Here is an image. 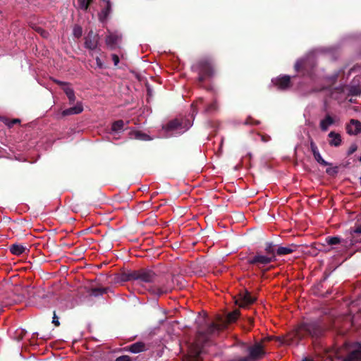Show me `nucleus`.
I'll return each mask as SVG.
<instances>
[{
	"instance_id": "nucleus-1",
	"label": "nucleus",
	"mask_w": 361,
	"mask_h": 361,
	"mask_svg": "<svg viewBox=\"0 0 361 361\" xmlns=\"http://www.w3.org/2000/svg\"><path fill=\"white\" fill-rule=\"evenodd\" d=\"M135 281L140 285L152 283L149 288L150 292L157 295H161L164 293L170 292L172 287L170 280L167 278H161L154 271L149 268H140L135 271Z\"/></svg>"
},
{
	"instance_id": "nucleus-2",
	"label": "nucleus",
	"mask_w": 361,
	"mask_h": 361,
	"mask_svg": "<svg viewBox=\"0 0 361 361\" xmlns=\"http://www.w3.org/2000/svg\"><path fill=\"white\" fill-rule=\"evenodd\" d=\"M192 70L198 74L197 83L202 85L208 78L215 74V67L212 59L202 58L192 66Z\"/></svg>"
},
{
	"instance_id": "nucleus-3",
	"label": "nucleus",
	"mask_w": 361,
	"mask_h": 361,
	"mask_svg": "<svg viewBox=\"0 0 361 361\" xmlns=\"http://www.w3.org/2000/svg\"><path fill=\"white\" fill-rule=\"evenodd\" d=\"M324 328L322 325L321 322H304L301 326H299L296 331V336L302 338L305 334H308L311 336H321L324 331Z\"/></svg>"
},
{
	"instance_id": "nucleus-4",
	"label": "nucleus",
	"mask_w": 361,
	"mask_h": 361,
	"mask_svg": "<svg viewBox=\"0 0 361 361\" xmlns=\"http://www.w3.org/2000/svg\"><path fill=\"white\" fill-rule=\"evenodd\" d=\"M247 352V356L237 358L236 361H257L266 353L262 343H255L253 345L248 346Z\"/></svg>"
},
{
	"instance_id": "nucleus-5",
	"label": "nucleus",
	"mask_w": 361,
	"mask_h": 361,
	"mask_svg": "<svg viewBox=\"0 0 361 361\" xmlns=\"http://www.w3.org/2000/svg\"><path fill=\"white\" fill-rule=\"evenodd\" d=\"M190 124V120L188 119H173L170 120L164 128L166 132H175L176 133H183L189 128Z\"/></svg>"
},
{
	"instance_id": "nucleus-6",
	"label": "nucleus",
	"mask_w": 361,
	"mask_h": 361,
	"mask_svg": "<svg viewBox=\"0 0 361 361\" xmlns=\"http://www.w3.org/2000/svg\"><path fill=\"white\" fill-rule=\"evenodd\" d=\"M315 65L316 63L312 58L300 59L296 61L294 69L302 75H312Z\"/></svg>"
},
{
	"instance_id": "nucleus-7",
	"label": "nucleus",
	"mask_w": 361,
	"mask_h": 361,
	"mask_svg": "<svg viewBox=\"0 0 361 361\" xmlns=\"http://www.w3.org/2000/svg\"><path fill=\"white\" fill-rule=\"evenodd\" d=\"M267 259L265 251L264 252L257 251L255 255L247 258V264L254 265L259 269H264L266 265H268Z\"/></svg>"
},
{
	"instance_id": "nucleus-8",
	"label": "nucleus",
	"mask_w": 361,
	"mask_h": 361,
	"mask_svg": "<svg viewBox=\"0 0 361 361\" xmlns=\"http://www.w3.org/2000/svg\"><path fill=\"white\" fill-rule=\"evenodd\" d=\"M350 236L349 238L343 240L345 245H354V243H361V221H357L354 228L350 231Z\"/></svg>"
},
{
	"instance_id": "nucleus-9",
	"label": "nucleus",
	"mask_w": 361,
	"mask_h": 361,
	"mask_svg": "<svg viewBox=\"0 0 361 361\" xmlns=\"http://www.w3.org/2000/svg\"><path fill=\"white\" fill-rule=\"evenodd\" d=\"M99 35L90 30L85 38V47L90 50H95L99 43Z\"/></svg>"
},
{
	"instance_id": "nucleus-10",
	"label": "nucleus",
	"mask_w": 361,
	"mask_h": 361,
	"mask_svg": "<svg viewBox=\"0 0 361 361\" xmlns=\"http://www.w3.org/2000/svg\"><path fill=\"white\" fill-rule=\"evenodd\" d=\"M256 299V297L251 295L250 292L245 290V291L239 293V298L236 300V304H238L240 307H246V306L253 304Z\"/></svg>"
},
{
	"instance_id": "nucleus-11",
	"label": "nucleus",
	"mask_w": 361,
	"mask_h": 361,
	"mask_svg": "<svg viewBox=\"0 0 361 361\" xmlns=\"http://www.w3.org/2000/svg\"><path fill=\"white\" fill-rule=\"evenodd\" d=\"M266 257L267 258V264H270L272 262H276V245L271 242L265 243V247L264 249Z\"/></svg>"
},
{
	"instance_id": "nucleus-12",
	"label": "nucleus",
	"mask_w": 361,
	"mask_h": 361,
	"mask_svg": "<svg viewBox=\"0 0 361 361\" xmlns=\"http://www.w3.org/2000/svg\"><path fill=\"white\" fill-rule=\"evenodd\" d=\"M122 35L118 34V32H110L106 35V44L111 50H114V49L119 47Z\"/></svg>"
},
{
	"instance_id": "nucleus-13",
	"label": "nucleus",
	"mask_w": 361,
	"mask_h": 361,
	"mask_svg": "<svg viewBox=\"0 0 361 361\" xmlns=\"http://www.w3.org/2000/svg\"><path fill=\"white\" fill-rule=\"evenodd\" d=\"M201 354L202 350L198 346L190 348L188 354L184 356L183 361H202Z\"/></svg>"
},
{
	"instance_id": "nucleus-14",
	"label": "nucleus",
	"mask_w": 361,
	"mask_h": 361,
	"mask_svg": "<svg viewBox=\"0 0 361 361\" xmlns=\"http://www.w3.org/2000/svg\"><path fill=\"white\" fill-rule=\"evenodd\" d=\"M273 83L281 90H286V88L290 87L291 85L290 75H280L277 78L272 79Z\"/></svg>"
},
{
	"instance_id": "nucleus-15",
	"label": "nucleus",
	"mask_w": 361,
	"mask_h": 361,
	"mask_svg": "<svg viewBox=\"0 0 361 361\" xmlns=\"http://www.w3.org/2000/svg\"><path fill=\"white\" fill-rule=\"evenodd\" d=\"M54 82H56V84L61 85V86L63 87L62 89L63 90L64 92L68 98L70 104H73V103H75V102L76 101V95L75 94L73 89H72V87H70L68 86V84L65 83V82H61V80H57V79H55Z\"/></svg>"
},
{
	"instance_id": "nucleus-16",
	"label": "nucleus",
	"mask_w": 361,
	"mask_h": 361,
	"mask_svg": "<svg viewBox=\"0 0 361 361\" xmlns=\"http://www.w3.org/2000/svg\"><path fill=\"white\" fill-rule=\"evenodd\" d=\"M347 133L349 134H357L361 132V123L360 120L351 119L346 126Z\"/></svg>"
},
{
	"instance_id": "nucleus-17",
	"label": "nucleus",
	"mask_w": 361,
	"mask_h": 361,
	"mask_svg": "<svg viewBox=\"0 0 361 361\" xmlns=\"http://www.w3.org/2000/svg\"><path fill=\"white\" fill-rule=\"evenodd\" d=\"M342 361H361V345L357 344L356 349L352 351Z\"/></svg>"
},
{
	"instance_id": "nucleus-18",
	"label": "nucleus",
	"mask_w": 361,
	"mask_h": 361,
	"mask_svg": "<svg viewBox=\"0 0 361 361\" xmlns=\"http://www.w3.org/2000/svg\"><path fill=\"white\" fill-rule=\"evenodd\" d=\"M83 111V106L81 102H78L73 107L66 108L62 111L61 114L63 116H67V115H73V114H80Z\"/></svg>"
},
{
	"instance_id": "nucleus-19",
	"label": "nucleus",
	"mask_w": 361,
	"mask_h": 361,
	"mask_svg": "<svg viewBox=\"0 0 361 361\" xmlns=\"http://www.w3.org/2000/svg\"><path fill=\"white\" fill-rule=\"evenodd\" d=\"M117 282H126V281H135V271L130 272H122L116 277Z\"/></svg>"
},
{
	"instance_id": "nucleus-20",
	"label": "nucleus",
	"mask_w": 361,
	"mask_h": 361,
	"mask_svg": "<svg viewBox=\"0 0 361 361\" xmlns=\"http://www.w3.org/2000/svg\"><path fill=\"white\" fill-rule=\"evenodd\" d=\"M330 140L329 144L334 146H339L342 142V138L340 133H335V131H331L329 134Z\"/></svg>"
},
{
	"instance_id": "nucleus-21",
	"label": "nucleus",
	"mask_w": 361,
	"mask_h": 361,
	"mask_svg": "<svg viewBox=\"0 0 361 361\" xmlns=\"http://www.w3.org/2000/svg\"><path fill=\"white\" fill-rule=\"evenodd\" d=\"M128 350L133 353H138V352H142L146 350V345L143 341H136L131 345L128 346Z\"/></svg>"
},
{
	"instance_id": "nucleus-22",
	"label": "nucleus",
	"mask_w": 361,
	"mask_h": 361,
	"mask_svg": "<svg viewBox=\"0 0 361 361\" xmlns=\"http://www.w3.org/2000/svg\"><path fill=\"white\" fill-rule=\"evenodd\" d=\"M334 122L335 120L334 119L333 116H329V114H327L324 119L321 120L320 128L322 129V130H327L329 126L333 125Z\"/></svg>"
},
{
	"instance_id": "nucleus-23",
	"label": "nucleus",
	"mask_w": 361,
	"mask_h": 361,
	"mask_svg": "<svg viewBox=\"0 0 361 361\" xmlns=\"http://www.w3.org/2000/svg\"><path fill=\"white\" fill-rule=\"evenodd\" d=\"M297 245L292 244L290 247H277L276 253L279 256H283V255H288L294 252Z\"/></svg>"
},
{
	"instance_id": "nucleus-24",
	"label": "nucleus",
	"mask_w": 361,
	"mask_h": 361,
	"mask_svg": "<svg viewBox=\"0 0 361 361\" xmlns=\"http://www.w3.org/2000/svg\"><path fill=\"white\" fill-rule=\"evenodd\" d=\"M26 250L25 247H23L22 244H11L9 247V250L13 255H16L19 256V255H22L23 252Z\"/></svg>"
},
{
	"instance_id": "nucleus-25",
	"label": "nucleus",
	"mask_w": 361,
	"mask_h": 361,
	"mask_svg": "<svg viewBox=\"0 0 361 361\" xmlns=\"http://www.w3.org/2000/svg\"><path fill=\"white\" fill-rule=\"evenodd\" d=\"M240 316V312L239 309H235L233 312H231L230 313L227 314L226 317V321L228 323L235 322V321H237L238 318H239Z\"/></svg>"
},
{
	"instance_id": "nucleus-26",
	"label": "nucleus",
	"mask_w": 361,
	"mask_h": 361,
	"mask_svg": "<svg viewBox=\"0 0 361 361\" xmlns=\"http://www.w3.org/2000/svg\"><path fill=\"white\" fill-rule=\"evenodd\" d=\"M108 288H90L87 290L90 295H94V297H98V295H102V294H104V293L108 292Z\"/></svg>"
},
{
	"instance_id": "nucleus-27",
	"label": "nucleus",
	"mask_w": 361,
	"mask_h": 361,
	"mask_svg": "<svg viewBox=\"0 0 361 361\" xmlns=\"http://www.w3.org/2000/svg\"><path fill=\"white\" fill-rule=\"evenodd\" d=\"M124 127V121L122 119L116 120V121H114L111 124V130L112 132H114L115 133H117V132H120V130H122Z\"/></svg>"
},
{
	"instance_id": "nucleus-28",
	"label": "nucleus",
	"mask_w": 361,
	"mask_h": 361,
	"mask_svg": "<svg viewBox=\"0 0 361 361\" xmlns=\"http://www.w3.org/2000/svg\"><path fill=\"white\" fill-rule=\"evenodd\" d=\"M131 137L140 140H150L151 137L147 133H141V131H133L130 133Z\"/></svg>"
},
{
	"instance_id": "nucleus-29",
	"label": "nucleus",
	"mask_w": 361,
	"mask_h": 361,
	"mask_svg": "<svg viewBox=\"0 0 361 361\" xmlns=\"http://www.w3.org/2000/svg\"><path fill=\"white\" fill-rule=\"evenodd\" d=\"M219 329V325L212 322L210 324L207 330L204 332H202V331H199V333L202 334V335H212V334L216 333V330Z\"/></svg>"
},
{
	"instance_id": "nucleus-30",
	"label": "nucleus",
	"mask_w": 361,
	"mask_h": 361,
	"mask_svg": "<svg viewBox=\"0 0 361 361\" xmlns=\"http://www.w3.org/2000/svg\"><path fill=\"white\" fill-rule=\"evenodd\" d=\"M326 243H327L328 245H336V243H342V240L340 237H338V235H328V237L326 238Z\"/></svg>"
},
{
	"instance_id": "nucleus-31",
	"label": "nucleus",
	"mask_w": 361,
	"mask_h": 361,
	"mask_svg": "<svg viewBox=\"0 0 361 361\" xmlns=\"http://www.w3.org/2000/svg\"><path fill=\"white\" fill-rule=\"evenodd\" d=\"M254 325V319L253 317H246V319H244L243 324H242L244 329L246 330H250L252 329V326Z\"/></svg>"
},
{
	"instance_id": "nucleus-32",
	"label": "nucleus",
	"mask_w": 361,
	"mask_h": 361,
	"mask_svg": "<svg viewBox=\"0 0 361 361\" xmlns=\"http://www.w3.org/2000/svg\"><path fill=\"white\" fill-rule=\"evenodd\" d=\"M111 11V4L109 1H107L106 7L102 11V13L100 14V19L104 20V18H107Z\"/></svg>"
},
{
	"instance_id": "nucleus-33",
	"label": "nucleus",
	"mask_w": 361,
	"mask_h": 361,
	"mask_svg": "<svg viewBox=\"0 0 361 361\" xmlns=\"http://www.w3.org/2000/svg\"><path fill=\"white\" fill-rule=\"evenodd\" d=\"M218 108V104L216 101H213L211 104H207L204 109V111L206 112H212L215 111Z\"/></svg>"
},
{
	"instance_id": "nucleus-34",
	"label": "nucleus",
	"mask_w": 361,
	"mask_h": 361,
	"mask_svg": "<svg viewBox=\"0 0 361 361\" xmlns=\"http://www.w3.org/2000/svg\"><path fill=\"white\" fill-rule=\"evenodd\" d=\"M315 160L318 161L319 164H322V166H330L331 164L328 162V161L324 160L323 157L321 156L320 152H319V149L317 148V152L316 153V158Z\"/></svg>"
},
{
	"instance_id": "nucleus-35",
	"label": "nucleus",
	"mask_w": 361,
	"mask_h": 361,
	"mask_svg": "<svg viewBox=\"0 0 361 361\" xmlns=\"http://www.w3.org/2000/svg\"><path fill=\"white\" fill-rule=\"evenodd\" d=\"M89 0H78V5L82 11H87L89 8Z\"/></svg>"
},
{
	"instance_id": "nucleus-36",
	"label": "nucleus",
	"mask_w": 361,
	"mask_h": 361,
	"mask_svg": "<svg viewBox=\"0 0 361 361\" xmlns=\"http://www.w3.org/2000/svg\"><path fill=\"white\" fill-rule=\"evenodd\" d=\"M1 120L7 125L8 127H12V126L16 125V123H20V119H12L8 120L6 118H1Z\"/></svg>"
},
{
	"instance_id": "nucleus-37",
	"label": "nucleus",
	"mask_w": 361,
	"mask_h": 361,
	"mask_svg": "<svg viewBox=\"0 0 361 361\" xmlns=\"http://www.w3.org/2000/svg\"><path fill=\"white\" fill-rule=\"evenodd\" d=\"M35 30L44 38H47L48 35H49L48 31H46V30L42 29V27H40V26H35Z\"/></svg>"
},
{
	"instance_id": "nucleus-38",
	"label": "nucleus",
	"mask_w": 361,
	"mask_h": 361,
	"mask_svg": "<svg viewBox=\"0 0 361 361\" xmlns=\"http://www.w3.org/2000/svg\"><path fill=\"white\" fill-rule=\"evenodd\" d=\"M259 123H260V121L254 119L252 116H248L246 120L244 121L245 125H259Z\"/></svg>"
},
{
	"instance_id": "nucleus-39",
	"label": "nucleus",
	"mask_w": 361,
	"mask_h": 361,
	"mask_svg": "<svg viewBox=\"0 0 361 361\" xmlns=\"http://www.w3.org/2000/svg\"><path fill=\"white\" fill-rule=\"evenodd\" d=\"M73 35L76 38H80L82 35V29L81 26L75 25L73 27Z\"/></svg>"
},
{
	"instance_id": "nucleus-40",
	"label": "nucleus",
	"mask_w": 361,
	"mask_h": 361,
	"mask_svg": "<svg viewBox=\"0 0 361 361\" xmlns=\"http://www.w3.org/2000/svg\"><path fill=\"white\" fill-rule=\"evenodd\" d=\"M318 147L312 140L310 141V149L312 152L313 156L316 158V153L317 152Z\"/></svg>"
},
{
	"instance_id": "nucleus-41",
	"label": "nucleus",
	"mask_w": 361,
	"mask_h": 361,
	"mask_svg": "<svg viewBox=\"0 0 361 361\" xmlns=\"http://www.w3.org/2000/svg\"><path fill=\"white\" fill-rule=\"evenodd\" d=\"M52 323H54V326H60L59 317H57L56 312H54L52 316Z\"/></svg>"
},
{
	"instance_id": "nucleus-42",
	"label": "nucleus",
	"mask_w": 361,
	"mask_h": 361,
	"mask_svg": "<svg viewBox=\"0 0 361 361\" xmlns=\"http://www.w3.org/2000/svg\"><path fill=\"white\" fill-rule=\"evenodd\" d=\"M114 361H132V360L130 356H128V355H123L122 356H119L116 358Z\"/></svg>"
},
{
	"instance_id": "nucleus-43",
	"label": "nucleus",
	"mask_w": 361,
	"mask_h": 361,
	"mask_svg": "<svg viewBox=\"0 0 361 361\" xmlns=\"http://www.w3.org/2000/svg\"><path fill=\"white\" fill-rule=\"evenodd\" d=\"M357 145H355V143H353V145H351L350 146V148L348 150V154H352V153L355 152V151H357Z\"/></svg>"
},
{
	"instance_id": "nucleus-44",
	"label": "nucleus",
	"mask_w": 361,
	"mask_h": 361,
	"mask_svg": "<svg viewBox=\"0 0 361 361\" xmlns=\"http://www.w3.org/2000/svg\"><path fill=\"white\" fill-rule=\"evenodd\" d=\"M361 90L359 89V87H353L351 89V94H354L355 96H358V94H360Z\"/></svg>"
},
{
	"instance_id": "nucleus-45",
	"label": "nucleus",
	"mask_w": 361,
	"mask_h": 361,
	"mask_svg": "<svg viewBox=\"0 0 361 361\" xmlns=\"http://www.w3.org/2000/svg\"><path fill=\"white\" fill-rule=\"evenodd\" d=\"M112 60L114 63V65L117 66V64L119 63L120 58L117 54H112Z\"/></svg>"
},
{
	"instance_id": "nucleus-46",
	"label": "nucleus",
	"mask_w": 361,
	"mask_h": 361,
	"mask_svg": "<svg viewBox=\"0 0 361 361\" xmlns=\"http://www.w3.org/2000/svg\"><path fill=\"white\" fill-rule=\"evenodd\" d=\"M95 60H96L97 67H99V68L104 67V63L102 62V60H101V59L99 58V56H97L95 58Z\"/></svg>"
},
{
	"instance_id": "nucleus-47",
	"label": "nucleus",
	"mask_w": 361,
	"mask_h": 361,
	"mask_svg": "<svg viewBox=\"0 0 361 361\" xmlns=\"http://www.w3.org/2000/svg\"><path fill=\"white\" fill-rule=\"evenodd\" d=\"M276 339L280 342V343H285V342H287L284 338L281 339V338H276Z\"/></svg>"
},
{
	"instance_id": "nucleus-48",
	"label": "nucleus",
	"mask_w": 361,
	"mask_h": 361,
	"mask_svg": "<svg viewBox=\"0 0 361 361\" xmlns=\"http://www.w3.org/2000/svg\"><path fill=\"white\" fill-rule=\"evenodd\" d=\"M270 137L269 136H262V140L263 142H268L269 140Z\"/></svg>"
},
{
	"instance_id": "nucleus-49",
	"label": "nucleus",
	"mask_w": 361,
	"mask_h": 361,
	"mask_svg": "<svg viewBox=\"0 0 361 361\" xmlns=\"http://www.w3.org/2000/svg\"><path fill=\"white\" fill-rule=\"evenodd\" d=\"M332 170L331 169H326V172L328 173V174H331L332 173Z\"/></svg>"
},
{
	"instance_id": "nucleus-50",
	"label": "nucleus",
	"mask_w": 361,
	"mask_h": 361,
	"mask_svg": "<svg viewBox=\"0 0 361 361\" xmlns=\"http://www.w3.org/2000/svg\"><path fill=\"white\" fill-rule=\"evenodd\" d=\"M271 337H266V338H264L262 341H269V340H271Z\"/></svg>"
},
{
	"instance_id": "nucleus-51",
	"label": "nucleus",
	"mask_w": 361,
	"mask_h": 361,
	"mask_svg": "<svg viewBox=\"0 0 361 361\" xmlns=\"http://www.w3.org/2000/svg\"><path fill=\"white\" fill-rule=\"evenodd\" d=\"M23 296H18V298L16 300H13L14 301H20L22 300Z\"/></svg>"
},
{
	"instance_id": "nucleus-52",
	"label": "nucleus",
	"mask_w": 361,
	"mask_h": 361,
	"mask_svg": "<svg viewBox=\"0 0 361 361\" xmlns=\"http://www.w3.org/2000/svg\"><path fill=\"white\" fill-rule=\"evenodd\" d=\"M199 104H203V100H202V99H200L199 100Z\"/></svg>"
},
{
	"instance_id": "nucleus-53",
	"label": "nucleus",
	"mask_w": 361,
	"mask_h": 361,
	"mask_svg": "<svg viewBox=\"0 0 361 361\" xmlns=\"http://www.w3.org/2000/svg\"><path fill=\"white\" fill-rule=\"evenodd\" d=\"M92 2H93V0H89V8H90L91 3H92Z\"/></svg>"
},
{
	"instance_id": "nucleus-54",
	"label": "nucleus",
	"mask_w": 361,
	"mask_h": 361,
	"mask_svg": "<svg viewBox=\"0 0 361 361\" xmlns=\"http://www.w3.org/2000/svg\"><path fill=\"white\" fill-rule=\"evenodd\" d=\"M359 161H361V157H359Z\"/></svg>"
}]
</instances>
